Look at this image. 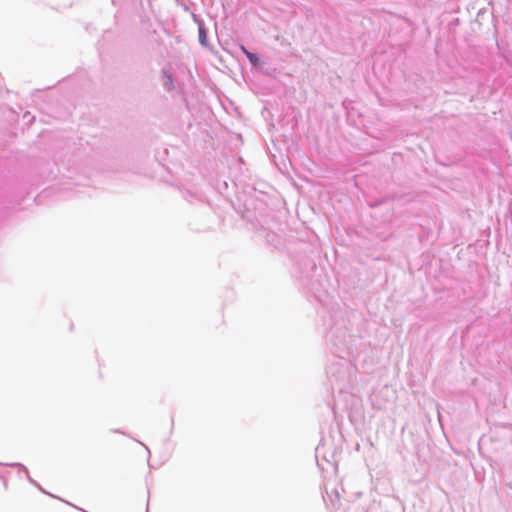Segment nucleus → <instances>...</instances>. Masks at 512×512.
<instances>
[{"mask_svg": "<svg viewBox=\"0 0 512 512\" xmlns=\"http://www.w3.org/2000/svg\"><path fill=\"white\" fill-rule=\"evenodd\" d=\"M23 117L27 119L28 122H31L34 119V117H32L29 112H26Z\"/></svg>", "mask_w": 512, "mask_h": 512, "instance_id": "0eeeda50", "label": "nucleus"}, {"mask_svg": "<svg viewBox=\"0 0 512 512\" xmlns=\"http://www.w3.org/2000/svg\"><path fill=\"white\" fill-rule=\"evenodd\" d=\"M163 79H164L165 89H167V90L174 89L173 77H172V74L168 70L163 71Z\"/></svg>", "mask_w": 512, "mask_h": 512, "instance_id": "20e7f679", "label": "nucleus"}, {"mask_svg": "<svg viewBox=\"0 0 512 512\" xmlns=\"http://www.w3.org/2000/svg\"><path fill=\"white\" fill-rule=\"evenodd\" d=\"M387 392H389V389L387 387H384L379 392L373 394V396L371 398V401H372V405L375 408L382 409L384 407V405L381 402L378 401V397L381 394H384V393H387Z\"/></svg>", "mask_w": 512, "mask_h": 512, "instance_id": "7ed1b4c3", "label": "nucleus"}, {"mask_svg": "<svg viewBox=\"0 0 512 512\" xmlns=\"http://www.w3.org/2000/svg\"><path fill=\"white\" fill-rule=\"evenodd\" d=\"M141 445H143V446L145 447L146 451H147V452H148V454L150 455V450H149V448H148L147 446H145L143 443H141Z\"/></svg>", "mask_w": 512, "mask_h": 512, "instance_id": "6e6552de", "label": "nucleus"}, {"mask_svg": "<svg viewBox=\"0 0 512 512\" xmlns=\"http://www.w3.org/2000/svg\"><path fill=\"white\" fill-rule=\"evenodd\" d=\"M199 41L201 44H205L206 41L205 31L201 27L199 28Z\"/></svg>", "mask_w": 512, "mask_h": 512, "instance_id": "423d86ee", "label": "nucleus"}, {"mask_svg": "<svg viewBox=\"0 0 512 512\" xmlns=\"http://www.w3.org/2000/svg\"><path fill=\"white\" fill-rule=\"evenodd\" d=\"M12 466L20 467V468H21V469L26 473L27 479H28L31 483H33V484L37 485V484H36V482H35V481L30 477V475H29V471H28L27 467H25V466H24L23 464H21V463H14V464H12Z\"/></svg>", "mask_w": 512, "mask_h": 512, "instance_id": "39448f33", "label": "nucleus"}, {"mask_svg": "<svg viewBox=\"0 0 512 512\" xmlns=\"http://www.w3.org/2000/svg\"><path fill=\"white\" fill-rule=\"evenodd\" d=\"M326 494L327 499L329 501V505L334 509H338L341 505V495L338 489L336 487H333L331 489L326 488Z\"/></svg>", "mask_w": 512, "mask_h": 512, "instance_id": "f257e3e1", "label": "nucleus"}, {"mask_svg": "<svg viewBox=\"0 0 512 512\" xmlns=\"http://www.w3.org/2000/svg\"><path fill=\"white\" fill-rule=\"evenodd\" d=\"M240 50L246 55L252 66L257 67L260 65L259 57L256 54L248 51L244 45H240Z\"/></svg>", "mask_w": 512, "mask_h": 512, "instance_id": "f03ea898", "label": "nucleus"}]
</instances>
